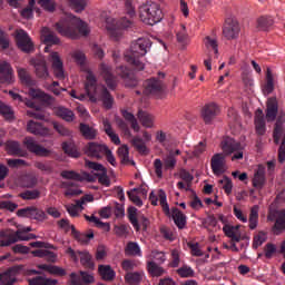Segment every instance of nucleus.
<instances>
[{"mask_svg": "<svg viewBox=\"0 0 285 285\" xmlns=\"http://www.w3.org/2000/svg\"><path fill=\"white\" fill-rule=\"evenodd\" d=\"M16 279L14 276H12L11 271H7L2 274H0V285H12L14 284Z\"/></svg>", "mask_w": 285, "mask_h": 285, "instance_id": "59", "label": "nucleus"}, {"mask_svg": "<svg viewBox=\"0 0 285 285\" xmlns=\"http://www.w3.org/2000/svg\"><path fill=\"white\" fill-rule=\"evenodd\" d=\"M36 75L39 79H46L48 77V66L43 60H38L35 65Z\"/></svg>", "mask_w": 285, "mask_h": 285, "instance_id": "50", "label": "nucleus"}, {"mask_svg": "<svg viewBox=\"0 0 285 285\" xmlns=\"http://www.w3.org/2000/svg\"><path fill=\"white\" fill-rule=\"evenodd\" d=\"M86 79V94H80L77 99H79V101H86L89 99L91 104H97V101H101L104 108H106V110H110L112 108V104H115V98H112V95H110L108 88H106V86L104 85H97V78L91 71L87 73Z\"/></svg>", "mask_w": 285, "mask_h": 285, "instance_id": "1", "label": "nucleus"}, {"mask_svg": "<svg viewBox=\"0 0 285 285\" xmlns=\"http://www.w3.org/2000/svg\"><path fill=\"white\" fill-rule=\"evenodd\" d=\"M205 46L208 50H213L215 53V58L217 59L218 55H219V45L217 43V40L215 38H210L209 36H207L205 38Z\"/></svg>", "mask_w": 285, "mask_h": 285, "instance_id": "55", "label": "nucleus"}, {"mask_svg": "<svg viewBox=\"0 0 285 285\" xmlns=\"http://www.w3.org/2000/svg\"><path fill=\"white\" fill-rule=\"evenodd\" d=\"M139 17L142 23L147 26H155L164 19V12L159 3L154 1H147L139 7Z\"/></svg>", "mask_w": 285, "mask_h": 285, "instance_id": "5", "label": "nucleus"}, {"mask_svg": "<svg viewBox=\"0 0 285 285\" xmlns=\"http://www.w3.org/2000/svg\"><path fill=\"white\" fill-rule=\"evenodd\" d=\"M6 150L8 155L13 157H26V150L21 148V144L17 140H8L6 142Z\"/></svg>", "mask_w": 285, "mask_h": 285, "instance_id": "28", "label": "nucleus"}, {"mask_svg": "<svg viewBox=\"0 0 285 285\" xmlns=\"http://www.w3.org/2000/svg\"><path fill=\"white\" fill-rule=\"evenodd\" d=\"M274 90H275V82L273 79V71H271V68H267L266 82L263 86V95H271Z\"/></svg>", "mask_w": 285, "mask_h": 285, "instance_id": "37", "label": "nucleus"}, {"mask_svg": "<svg viewBox=\"0 0 285 285\" xmlns=\"http://www.w3.org/2000/svg\"><path fill=\"white\" fill-rule=\"evenodd\" d=\"M30 97L33 99H40V101H45V104H50L52 101V96L47 95L46 92L37 89L29 90Z\"/></svg>", "mask_w": 285, "mask_h": 285, "instance_id": "46", "label": "nucleus"}, {"mask_svg": "<svg viewBox=\"0 0 285 285\" xmlns=\"http://www.w3.org/2000/svg\"><path fill=\"white\" fill-rule=\"evenodd\" d=\"M147 271L151 277H161L166 273V269L153 261L147 263Z\"/></svg>", "mask_w": 285, "mask_h": 285, "instance_id": "43", "label": "nucleus"}, {"mask_svg": "<svg viewBox=\"0 0 285 285\" xmlns=\"http://www.w3.org/2000/svg\"><path fill=\"white\" fill-rule=\"evenodd\" d=\"M0 81L1 83H12V67L10 62H0Z\"/></svg>", "mask_w": 285, "mask_h": 285, "instance_id": "29", "label": "nucleus"}, {"mask_svg": "<svg viewBox=\"0 0 285 285\" xmlns=\"http://www.w3.org/2000/svg\"><path fill=\"white\" fill-rule=\"evenodd\" d=\"M177 166V158L175 157V151H169L167 156L161 159L156 158L154 160V169L158 179L164 177V168L165 170H173Z\"/></svg>", "mask_w": 285, "mask_h": 285, "instance_id": "8", "label": "nucleus"}, {"mask_svg": "<svg viewBox=\"0 0 285 285\" xmlns=\"http://www.w3.org/2000/svg\"><path fill=\"white\" fill-rule=\"evenodd\" d=\"M127 217L137 232L141 230V226L142 230H147L150 225V220L146 216L138 214L136 207H129L127 209Z\"/></svg>", "mask_w": 285, "mask_h": 285, "instance_id": "10", "label": "nucleus"}, {"mask_svg": "<svg viewBox=\"0 0 285 285\" xmlns=\"http://www.w3.org/2000/svg\"><path fill=\"white\" fill-rule=\"evenodd\" d=\"M38 179H37V176H35V175H24L23 177H22V186L24 187V188H35V186H37V184H38Z\"/></svg>", "mask_w": 285, "mask_h": 285, "instance_id": "58", "label": "nucleus"}, {"mask_svg": "<svg viewBox=\"0 0 285 285\" xmlns=\"http://www.w3.org/2000/svg\"><path fill=\"white\" fill-rule=\"evenodd\" d=\"M153 41L148 38H138L131 42L130 50L125 52V60L134 70L138 72L144 70L146 63H144V57L150 52Z\"/></svg>", "mask_w": 285, "mask_h": 285, "instance_id": "4", "label": "nucleus"}, {"mask_svg": "<svg viewBox=\"0 0 285 285\" xmlns=\"http://www.w3.org/2000/svg\"><path fill=\"white\" fill-rule=\"evenodd\" d=\"M62 179H72L73 181H83V176L75 170H62L60 173Z\"/></svg>", "mask_w": 285, "mask_h": 285, "instance_id": "51", "label": "nucleus"}, {"mask_svg": "<svg viewBox=\"0 0 285 285\" xmlns=\"http://www.w3.org/2000/svg\"><path fill=\"white\" fill-rule=\"evenodd\" d=\"M62 150L69 157H73V159L79 157V150H77V146L72 142H62Z\"/></svg>", "mask_w": 285, "mask_h": 285, "instance_id": "49", "label": "nucleus"}, {"mask_svg": "<svg viewBox=\"0 0 285 285\" xmlns=\"http://www.w3.org/2000/svg\"><path fill=\"white\" fill-rule=\"evenodd\" d=\"M55 28L61 37H67L68 39H79V37H88L90 35L88 23L72 13L67 14L57 22Z\"/></svg>", "mask_w": 285, "mask_h": 285, "instance_id": "3", "label": "nucleus"}, {"mask_svg": "<svg viewBox=\"0 0 285 285\" xmlns=\"http://www.w3.org/2000/svg\"><path fill=\"white\" fill-rule=\"evenodd\" d=\"M49 61L51 63V68L53 70L56 79H66V72L63 71V61L61 60V57H59V52L52 51L49 55Z\"/></svg>", "mask_w": 285, "mask_h": 285, "instance_id": "16", "label": "nucleus"}, {"mask_svg": "<svg viewBox=\"0 0 285 285\" xmlns=\"http://www.w3.org/2000/svg\"><path fill=\"white\" fill-rule=\"evenodd\" d=\"M259 222V205H254L249 213V229L255 230Z\"/></svg>", "mask_w": 285, "mask_h": 285, "instance_id": "40", "label": "nucleus"}, {"mask_svg": "<svg viewBox=\"0 0 285 285\" xmlns=\"http://www.w3.org/2000/svg\"><path fill=\"white\" fill-rule=\"evenodd\" d=\"M0 237L7 238L6 240H0V246H12V244H17V242H30V239H37V235L27 234L23 235V232L8 233L0 232Z\"/></svg>", "mask_w": 285, "mask_h": 285, "instance_id": "9", "label": "nucleus"}, {"mask_svg": "<svg viewBox=\"0 0 285 285\" xmlns=\"http://www.w3.org/2000/svg\"><path fill=\"white\" fill-rule=\"evenodd\" d=\"M41 39L47 46L45 48V52H48L50 46H58V43L60 42L59 37H57V35H55L53 31L50 30L48 27L41 29Z\"/></svg>", "mask_w": 285, "mask_h": 285, "instance_id": "22", "label": "nucleus"}, {"mask_svg": "<svg viewBox=\"0 0 285 285\" xmlns=\"http://www.w3.org/2000/svg\"><path fill=\"white\" fill-rule=\"evenodd\" d=\"M33 166L38 170H41L43 175H52V173H55V168L52 167V161H48V163L36 161Z\"/></svg>", "mask_w": 285, "mask_h": 285, "instance_id": "47", "label": "nucleus"}, {"mask_svg": "<svg viewBox=\"0 0 285 285\" xmlns=\"http://www.w3.org/2000/svg\"><path fill=\"white\" fill-rule=\"evenodd\" d=\"M38 3L47 12H55L57 10V2L55 0H38Z\"/></svg>", "mask_w": 285, "mask_h": 285, "instance_id": "60", "label": "nucleus"}, {"mask_svg": "<svg viewBox=\"0 0 285 285\" xmlns=\"http://www.w3.org/2000/svg\"><path fill=\"white\" fill-rule=\"evenodd\" d=\"M0 115H3L7 119H14V111H12V108L2 101H0Z\"/></svg>", "mask_w": 285, "mask_h": 285, "instance_id": "64", "label": "nucleus"}, {"mask_svg": "<svg viewBox=\"0 0 285 285\" xmlns=\"http://www.w3.org/2000/svg\"><path fill=\"white\" fill-rule=\"evenodd\" d=\"M68 255H70L71 259L77 262L80 258V264L85 266V268H95V263H92V255L88 252H75L71 247L67 249ZM79 257V258H78Z\"/></svg>", "mask_w": 285, "mask_h": 285, "instance_id": "18", "label": "nucleus"}, {"mask_svg": "<svg viewBox=\"0 0 285 285\" xmlns=\"http://www.w3.org/2000/svg\"><path fill=\"white\" fill-rule=\"evenodd\" d=\"M220 146L224 154H215L210 160L214 175H224L226 173V155H233L234 153L232 161L244 159V146H242V142L230 137H225Z\"/></svg>", "mask_w": 285, "mask_h": 285, "instance_id": "2", "label": "nucleus"}, {"mask_svg": "<svg viewBox=\"0 0 285 285\" xmlns=\"http://www.w3.org/2000/svg\"><path fill=\"white\" fill-rule=\"evenodd\" d=\"M80 132L85 139H97V129L90 127V125L87 124H80Z\"/></svg>", "mask_w": 285, "mask_h": 285, "instance_id": "42", "label": "nucleus"}, {"mask_svg": "<svg viewBox=\"0 0 285 285\" xmlns=\"http://www.w3.org/2000/svg\"><path fill=\"white\" fill-rule=\"evenodd\" d=\"M49 61L51 63V68L53 70L56 79H66V72L63 71V61L61 60V57H59V52L52 51L49 55Z\"/></svg>", "mask_w": 285, "mask_h": 285, "instance_id": "15", "label": "nucleus"}, {"mask_svg": "<svg viewBox=\"0 0 285 285\" xmlns=\"http://www.w3.org/2000/svg\"><path fill=\"white\" fill-rule=\"evenodd\" d=\"M138 119L145 128H153V121H154L153 115L148 114L147 111L139 110Z\"/></svg>", "mask_w": 285, "mask_h": 285, "instance_id": "44", "label": "nucleus"}, {"mask_svg": "<svg viewBox=\"0 0 285 285\" xmlns=\"http://www.w3.org/2000/svg\"><path fill=\"white\" fill-rule=\"evenodd\" d=\"M39 268L47 271V273H50L51 275H58L59 277H63L66 275V269L59 266L42 264Z\"/></svg>", "mask_w": 285, "mask_h": 285, "instance_id": "45", "label": "nucleus"}, {"mask_svg": "<svg viewBox=\"0 0 285 285\" xmlns=\"http://www.w3.org/2000/svg\"><path fill=\"white\" fill-rule=\"evenodd\" d=\"M177 275L179 277H195V271L188 265H183L177 269Z\"/></svg>", "mask_w": 285, "mask_h": 285, "instance_id": "62", "label": "nucleus"}, {"mask_svg": "<svg viewBox=\"0 0 285 285\" xmlns=\"http://www.w3.org/2000/svg\"><path fill=\"white\" fill-rule=\"evenodd\" d=\"M98 275L104 279V282H112L117 277V273L110 265H99Z\"/></svg>", "mask_w": 285, "mask_h": 285, "instance_id": "32", "label": "nucleus"}, {"mask_svg": "<svg viewBox=\"0 0 285 285\" xmlns=\"http://www.w3.org/2000/svg\"><path fill=\"white\" fill-rule=\"evenodd\" d=\"M285 230V219L284 217H278L275 220L274 227H273V233L274 235H282Z\"/></svg>", "mask_w": 285, "mask_h": 285, "instance_id": "63", "label": "nucleus"}, {"mask_svg": "<svg viewBox=\"0 0 285 285\" xmlns=\"http://www.w3.org/2000/svg\"><path fill=\"white\" fill-rule=\"evenodd\" d=\"M58 117H61L65 121H75V112L72 110L60 107L57 109Z\"/></svg>", "mask_w": 285, "mask_h": 285, "instance_id": "52", "label": "nucleus"}, {"mask_svg": "<svg viewBox=\"0 0 285 285\" xmlns=\"http://www.w3.org/2000/svg\"><path fill=\"white\" fill-rule=\"evenodd\" d=\"M18 217H27L28 219H36V222H45L48 219V215L40 208L26 207L17 212Z\"/></svg>", "mask_w": 285, "mask_h": 285, "instance_id": "14", "label": "nucleus"}, {"mask_svg": "<svg viewBox=\"0 0 285 285\" xmlns=\"http://www.w3.org/2000/svg\"><path fill=\"white\" fill-rule=\"evenodd\" d=\"M100 73H101V77H104L108 88H110V90H115V88H117L118 80H117V77L112 75V69L108 67L106 63H101Z\"/></svg>", "mask_w": 285, "mask_h": 285, "instance_id": "23", "label": "nucleus"}, {"mask_svg": "<svg viewBox=\"0 0 285 285\" xmlns=\"http://www.w3.org/2000/svg\"><path fill=\"white\" fill-rule=\"evenodd\" d=\"M102 126L106 135L110 138L112 144L119 146V144H121V139H119V135L115 134V131L112 130V125H110V121L108 119H104Z\"/></svg>", "mask_w": 285, "mask_h": 285, "instance_id": "35", "label": "nucleus"}, {"mask_svg": "<svg viewBox=\"0 0 285 285\" xmlns=\"http://www.w3.org/2000/svg\"><path fill=\"white\" fill-rule=\"evenodd\" d=\"M285 116H278L274 127V144L278 145L281 139V146L278 148V161L279 164L285 163V129H284Z\"/></svg>", "mask_w": 285, "mask_h": 285, "instance_id": "7", "label": "nucleus"}, {"mask_svg": "<svg viewBox=\"0 0 285 285\" xmlns=\"http://www.w3.org/2000/svg\"><path fill=\"white\" fill-rule=\"evenodd\" d=\"M108 147L106 146V144L91 141L85 146V155H87L88 157H92L94 159H104Z\"/></svg>", "mask_w": 285, "mask_h": 285, "instance_id": "12", "label": "nucleus"}, {"mask_svg": "<svg viewBox=\"0 0 285 285\" xmlns=\"http://www.w3.org/2000/svg\"><path fill=\"white\" fill-rule=\"evenodd\" d=\"M29 285H56L57 279L46 278L43 276H36L28 279Z\"/></svg>", "mask_w": 285, "mask_h": 285, "instance_id": "48", "label": "nucleus"}, {"mask_svg": "<svg viewBox=\"0 0 285 285\" xmlns=\"http://www.w3.org/2000/svg\"><path fill=\"white\" fill-rule=\"evenodd\" d=\"M23 144L27 150L36 155V157H50L51 151L48 148L37 144V140H35V138L26 137Z\"/></svg>", "mask_w": 285, "mask_h": 285, "instance_id": "13", "label": "nucleus"}, {"mask_svg": "<svg viewBox=\"0 0 285 285\" xmlns=\"http://www.w3.org/2000/svg\"><path fill=\"white\" fill-rule=\"evenodd\" d=\"M279 107L277 105V98H268L266 108V119L267 121H275L277 119V112Z\"/></svg>", "mask_w": 285, "mask_h": 285, "instance_id": "30", "label": "nucleus"}, {"mask_svg": "<svg viewBox=\"0 0 285 285\" xmlns=\"http://www.w3.org/2000/svg\"><path fill=\"white\" fill-rule=\"evenodd\" d=\"M223 232L230 242H242V232L239 226L224 225Z\"/></svg>", "mask_w": 285, "mask_h": 285, "instance_id": "31", "label": "nucleus"}, {"mask_svg": "<svg viewBox=\"0 0 285 285\" xmlns=\"http://www.w3.org/2000/svg\"><path fill=\"white\" fill-rule=\"evenodd\" d=\"M31 253L33 257H40L42 259H46L47 262H50L51 264H55V262H57V254H55V252L48 249H35Z\"/></svg>", "mask_w": 285, "mask_h": 285, "instance_id": "34", "label": "nucleus"}, {"mask_svg": "<svg viewBox=\"0 0 285 285\" xmlns=\"http://www.w3.org/2000/svg\"><path fill=\"white\" fill-rule=\"evenodd\" d=\"M111 21H112V24L107 26V30L110 31V33L112 35V37H115V39H119L121 37V31L117 30V28L126 30V28H130V26H132V20L128 18H121L118 21L117 20H111Z\"/></svg>", "mask_w": 285, "mask_h": 285, "instance_id": "20", "label": "nucleus"}, {"mask_svg": "<svg viewBox=\"0 0 285 285\" xmlns=\"http://www.w3.org/2000/svg\"><path fill=\"white\" fill-rule=\"evenodd\" d=\"M164 90V82L157 78H150L145 82V95H159Z\"/></svg>", "mask_w": 285, "mask_h": 285, "instance_id": "24", "label": "nucleus"}, {"mask_svg": "<svg viewBox=\"0 0 285 285\" xmlns=\"http://www.w3.org/2000/svg\"><path fill=\"white\" fill-rule=\"evenodd\" d=\"M71 10L75 12H83L86 10V6H88L87 0H67Z\"/></svg>", "mask_w": 285, "mask_h": 285, "instance_id": "53", "label": "nucleus"}, {"mask_svg": "<svg viewBox=\"0 0 285 285\" xmlns=\"http://www.w3.org/2000/svg\"><path fill=\"white\" fill-rule=\"evenodd\" d=\"M158 197L165 215L174 219V223L177 226V228H179V230H184V228H186V216L184 215V213H181V210H179V208L177 207H174L170 213V207L168 206L166 191H164V189H159Z\"/></svg>", "mask_w": 285, "mask_h": 285, "instance_id": "6", "label": "nucleus"}, {"mask_svg": "<svg viewBox=\"0 0 285 285\" xmlns=\"http://www.w3.org/2000/svg\"><path fill=\"white\" fill-rule=\"evenodd\" d=\"M27 130L31 135H36L38 137H48V135H50V129L43 127V125L41 122H37L35 120L28 121Z\"/></svg>", "mask_w": 285, "mask_h": 285, "instance_id": "25", "label": "nucleus"}, {"mask_svg": "<svg viewBox=\"0 0 285 285\" xmlns=\"http://www.w3.org/2000/svg\"><path fill=\"white\" fill-rule=\"evenodd\" d=\"M242 31V27L239 26V21L235 18H227L225 20L223 27V36L228 41H233V39H237L239 37V32Z\"/></svg>", "mask_w": 285, "mask_h": 285, "instance_id": "11", "label": "nucleus"}, {"mask_svg": "<svg viewBox=\"0 0 285 285\" xmlns=\"http://www.w3.org/2000/svg\"><path fill=\"white\" fill-rule=\"evenodd\" d=\"M205 124H212L213 119L219 115V107L215 102L206 104L200 112Z\"/></svg>", "mask_w": 285, "mask_h": 285, "instance_id": "21", "label": "nucleus"}, {"mask_svg": "<svg viewBox=\"0 0 285 285\" xmlns=\"http://www.w3.org/2000/svg\"><path fill=\"white\" fill-rule=\"evenodd\" d=\"M77 186L75 181L68 180V181H62L61 183V188H66L67 190L65 191V197H75L77 195H81L80 189H72Z\"/></svg>", "mask_w": 285, "mask_h": 285, "instance_id": "41", "label": "nucleus"}, {"mask_svg": "<svg viewBox=\"0 0 285 285\" xmlns=\"http://www.w3.org/2000/svg\"><path fill=\"white\" fill-rule=\"evenodd\" d=\"M275 23V20L271 16H261L256 21V28L258 30L266 31L271 26Z\"/></svg>", "mask_w": 285, "mask_h": 285, "instance_id": "38", "label": "nucleus"}, {"mask_svg": "<svg viewBox=\"0 0 285 285\" xmlns=\"http://www.w3.org/2000/svg\"><path fill=\"white\" fill-rule=\"evenodd\" d=\"M18 77L24 86H35V80L30 77V73L26 69H18Z\"/></svg>", "mask_w": 285, "mask_h": 285, "instance_id": "56", "label": "nucleus"}, {"mask_svg": "<svg viewBox=\"0 0 285 285\" xmlns=\"http://www.w3.org/2000/svg\"><path fill=\"white\" fill-rule=\"evenodd\" d=\"M71 235L79 242L80 244H88L92 237H95V234H81L77 228H75V225H71Z\"/></svg>", "mask_w": 285, "mask_h": 285, "instance_id": "39", "label": "nucleus"}, {"mask_svg": "<svg viewBox=\"0 0 285 285\" xmlns=\"http://www.w3.org/2000/svg\"><path fill=\"white\" fill-rule=\"evenodd\" d=\"M70 282L72 285L94 284L95 276L88 272H80V275L71 273Z\"/></svg>", "mask_w": 285, "mask_h": 285, "instance_id": "26", "label": "nucleus"}, {"mask_svg": "<svg viewBox=\"0 0 285 285\" xmlns=\"http://www.w3.org/2000/svg\"><path fill=\"white\" fill-rule=\"evenodd\" d=\"M127 255H134L141 257V248L139 247V244L135 242H129L126 247Z\"/></svg>", "mask_w": 285, "mask_h": 285, "instance_id": "57", "label": "nucleus"}, {"mask_svg": "<svg viewBox=\"0 0 285 285\" xmlns=\"http://www.w3.org/2000/svg\"><path fill=\"white\" fill-rule=\"evenodd\" d=\"M116 73L121 77V79H125V86L127 88H135L137 86L138 81L137 78H135V73L132 70L128 69L126 66H119L116 69Z\"/></svg>", "mask_w": 285, "mask_h": 285, "instance_id": "19", "label": "nucleus"}, {"mask_svg": "<svg viewBox=\"0 0 285 285\" xmlns=\"http://www.w3.org/2000/svg\"><path fill=\"white\" fill-rule=\"evenodd\" d=\"M21 199L32 200V199H39L41 197V191L38 189L32 190H26L20 194Z\"/></svg>", "mask_w": 285, "mask_h": 285, "instance_id": "61", "label": "nucleus"}, {"mask_svg": "<svg viewBox=\"0 0 285 285\" xmlns=\"http://www.w3.org/2000/svg\"><path fill=\"white\" fill-rule=\"evenodd\" d=\"M266 185V168L262 165L258 166L254 174L253 186L257 190H262Z\"/></svg>", "mask_w": 285, "mask_h": 285, "instance_id": "27", "label": "nucleus"}, {"mask_svg": "<svg viewBox=\"0 0 285 285\" xmlns=\"http://www.w3.org/2000/svg\"><path fill=\"white\" fill-rule=\"evenodd\" d=\"M255 128L256 134L261 137L266 134V120L264 119V111L262 109L256 110Z\"/></svg>", "mask_w": 285, "mask_h": 285, "instance_id": "33", "label": "nucleus"}, {"mask_svg": "<svg viewBox=\"0 0 285 285\" xmlns=\"http://www.w3.org/2000/svg\"><path fill=\"white\" fill-rule=\"evenodd\" d=\"M85 219L87 222H91L97 226V228H102L106 230V233L110 232V224L101 222L98 217L96 216H88L85 215Z\"/></svg>", "mask_w": 285, "mask_h": 285, "instance_id": "54", "label": "nucleus"}, {"mask_svg": "<svg viewBox=\"0 0 285 285\" xmlns=\"http://www.w3.org/2000/svg\"><path fill=\"white\" fill-rule=\"evenodd\" d=\"M17 46L22 52H32L35 50V45L30 40V36L23 29H20L16 33Z\"/></svg>", "mask_w": 285, "mask_h": 285, "instance_id": "17", "label": "nucleus"}, {"mask_svg": "<svg viewBox=\"0 0 285 285\" xmlns=\"http://www.w3.org/2000/svg\"><path fill=\"white\" fill-rule=\"evenodd\" d=\"M144 272H130L125 274V282L128 285H139L144 281Z\"/></svg>", "mask_w": 285, "mask_h": 285, "instance_id": "36", "label": "nucleus"}]
</instances>
